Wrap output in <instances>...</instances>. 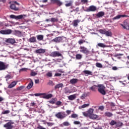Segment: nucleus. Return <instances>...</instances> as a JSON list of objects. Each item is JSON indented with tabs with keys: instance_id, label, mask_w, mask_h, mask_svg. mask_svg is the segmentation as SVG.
<instances>
[{
	"instance_id": "864d4df0",
	"label": "nucleus",
	"mask_w": 129,
	"mask_h": 129,
	"mask_svg": "<svg viewBox=\"0 0 129 129\" xmlns=\"http://www.w3.org/2000/svg\"><path fill=\"white\" fill-rule=\"evenodd\" d=\"M46 76H48V77H52V73L48 72L46 74Z\"/></svg>"
},
{
	"instance_id": "c03bdc74",
	"label": "nucleus",
	"mask_w": 129,
	"mask_h": 129,
	"mask_svg": "<svg viewBox=\"0 0 129 129\" xmlns=\"http://www.w3.org/2000/svg\"><path fill=\"white\" fill-rule=\"evenodd\" d=\"M96 66L98 68H102V64H101V63H100L99 62H97L96 63Z\"/></svg>"
},
{
	"instance_id": "2f4dec72",
	"label": "nucleus",
	"mask_w": 129,
	"mask_h": 129,
	"mask_svg": "<svg viewBox=\"0 0 129 129\" xmlns=\"http://www.w3.org/2000/svg\"><path fill=\"white\" fill-rule=\"evenodd\" d=\"M72 5H73V1H70L69 3L65 4V6L68 8V7H72Z\"/></svg>"
},
{
	"instance_id": "c85d7f7f",
	"label": "nucleus",
	"mask_w": 129,
	"mask_h": 129,
	"mask_svg": "<svg viewBox=\"0 0 129 129\" xmlns=\"http://www.w3.org/2000/svg\"><path fill=\"white\" fill-rule=\"evenodd\" d=\"M70 82V83H71V84H76V83H77V82H78V79H71Z\"/></svg>"
},
{
	"instance_id": "f03ea898",
	"label": "nucleus",
	"mask_w": 129,
	"mask_h": 129,
	"mask_svg": "<svg viewBox=\"0 0 129 129\" xmlns=\"http://www.w3.org/2000/svg\"><path fill=\"white\" fill-rule=\"evenodd\" d=\"M10 18H11V19H15V20H22V19H25V18H27V15H20L18 16H16L14 15H11L10 16Z\"/></svg>"
},
{
	"instance_id": "5701e85b",
	"label": "nucleus",
	"mask_w": 129,
	"mask_h": 129,
	"mask_svg": "<svg viewBox=\"0 0 129 129\" xmlns=\"http://www.w3.org/2000/svg\"><path fill=\"white\" fill-rule=\"evenodd\" d=\"M70 123L68 121H64L62 124H60V126L63 127V126H69Z\"/></svg>"
},
{
	"instance_id": "7c9ffc66",
	"label": "nucleus",
	"mask_w": 129,
	"mask_h": 129,
	"mask_svg": "<svg viewBox=\"0 0 129 129\" xmlns=\"http://www.w3.org/2000/svg\"><path fill=\"white\" fill-rule=\"evenodd\" d=\"M105 36H107V37H111L112 36V33L110 31H106L105 33Z\"/></svg>"
},
{
	"instance_id": "7ed1b4c3",
	"label": "nucleus",
	"mask_w": 129,
	"mask_h": 129,
	"mask_svg": "<svg viewBox=\"0 0 129 129\" xmlns=\"http://www.w3.org/2000/svg\"><path fill=\"white\" fill-rule=\"evenodd\" d=\"M15 122L13 121L10 120V122L6 123L4 125V127H5L6 129H13L14 128V126L13 125Z\"/></svg>"
},
{
	"instance_id": "6ab92c4d",
	"label": "nucleus",
	"mask_w": 129,
	"mask_h": 129,
	"mask_svg": "<svg viewBox=\"0 0 129 129\" xmlns=\"http://www.w3.org/2000/svg\"><path fill=\"white\" fill-rule=\"evenodd\" d=\"M17 83L18 82L14 81L11 83L9 86L8 88H13V87H15L17 85Z\"/></svg>"
},
{
	"instance_id": "13d9d810",
	"label": "nucleus",
	"mask_w": 129,
	"mask_h": 129,
	"mask_svg": "<svg viewBox=\"0 0 129 129\" xmlns=\"http://www.w3.org/2000/svg\"><path fill=\"white\" fill-rule=\"evenodd\" d=\"M83 115L84 116H89V115L88 113H87V112H83Z\"/></svg>"
},
{
	"instance_id": "58836bf2",
	"label": "nucleus",
	"mask_w": 129,
	"mask_h": 129,
	"mask_svg": "<svg viewBox=\"0 0 129 129\" xmlns=\"http://www.w3.org/2000/svg\"><path fill=\"white\" fill-rule=\"evenodd\" d=\"M123 124L122 123V122L118 121H117L116 122V126L117 127H119V126H121Z\"/></svg>"
},
{
	"instance_id": "ea45409f",
	"label": "nucleus",
	"mask_w": 129,
	"mask_h": 129,
	"mask_svg": "<svg viewBox=\"0 0 129 129\" xmlns=\"http://www.w3.org/2000/svg\"><path fill=\"white\" fill-rule=\"evenodd\" d=\"M87 94H86V93H84L81 96V99H84V98H85V97H87Z\"/></svg>"
},
{
	"instance_id": "052dcab7",
	"label": "nucleus",
	"mask_w": 129,
	"mask_h": 129,
	"mask_svg": "<svg viewBox=\"0 0 129 129\" xmlns=\"http://www.w3.org/2000/svg\"><path fill=\"white\" fill-rule=\"evenodd\" d=\"M81 2L83 4H86V3H88V0H81Z\"/></svg>"
},
{
	"instance_id": "f257e3e1",
	"label": "nucleus",
	"mask_w": 129,
	"mask_h": 129,
	"mask_svg": "<svg viewBox=\"0 0 129 129\" xmlns=\"http://www.w3.org/2000/svg\"><path fill=\"white\" fill-rule=\"evenodd\" d=\"M98 91L99 93L102 94V95H105V94H106L105 87H104L103 85H98Z\"/></svg>"
},
{
	"instance_id": "20e7f679",
	"label": "nucleus",
	"mask_w": 129,
	"mask_h": 129,
	"mask_svg": "<svg viewBox=\"0 0 129 129\" xmlns=\"http://www.w3.org/2000/svg\"><path fill=\"white\" fill-rule=\"evenodd\" d=\"M8 67H9V64H6L5 62L0 61V71L8 69Z\"/></svg>"
},
{
	"instance_id": "c756f323",
	"label": "nucleus",
	"mask_w": 129,
	"mask_h": 129,
	"mask_svg": "<svg viewBox=\"0 0 129 129\" xmlns=\"http://www.w3.org/2000/svg\"><path fill=\"white\" fill-rule=\"evenodd\" d=\"M53 97V95L52 94H48L46 95V96H43V98H45V99H49L50 98H52Z\"/></svg>"
},
{
	"instance_id": "b1692460",
	"label": "nucleus",
	"mask_w": 129,
	"mask_h": 129,
	"mask_svg": "<svg viewBox=\"0 0 129 129\" xmlns=\"http://www.w3.org/2000/svg\"><path fill=\"white\" fill-rule=\"evenodd\" d=\"M105 116H107V117H111V116H113V114L110 112L107 111L104 113Z\"/></svg>"
},
{
	"instance_id": "de8ad7c7",
	"label": "nucleus",
	"mask_w": 129,
	"mask_h": 129,
	"mask_svg": "<svg viewBox=\"0 0 129 129\" xmlns=\"http://www.w3.org/2000/svg\"><path fill=\"white\" fill-rule=\"evenodd\" d=\"M71 117H72V118H76L77 117H78V115L77 114L74 113L71 115Z\"/></svg>"
},
{
	"instance_id": "bf43d9fd",
	"label": "nucleus",
	"mask_w": 129,
	"mask_h": 129,
	"mask_svg": "<svg viewBox=\"0 0 129 129\" xmlns=\"http://www.w3.org/2000/svg\"><path fill=\"white\" fill-rule=\"evenodd\" d=\"M62 75V74L61 73H55L54 75V76L58 77V76H61Z\"/></svg>"
},
{
	"instance_id": "dca6fc26",
	"label": "nucleus",
	"mask_w": 129,
	"mask_h": 129,
	"mask_svg": "<svg viewBox=\"0 0 129 129\" xmlns=\"http://www.w3.org/2000/svg\"><path fill=\"white\" fill-rule=\"evenodd\" d=\"M97 87H98V86L93 85L89 88V90L95 92V91H96V89H97Z\"/></svg>"
},
{
	"instance_id": "72a5a7b5",
	"label": "nucleus",
	"mask_w": 129,
	"mask_h": 129,
	"mask_svg": "<svg viewBox=\"0 0 129 129\" xmlns=\"http://www.w3.org/2000/svg\"><path fill=\"white\" fill-rule=\"evenodd\" d=\"M99 33L100 34H102V35H105V33L106 32V30L105 29H99Z\"/></svg>"
},
{
	"instance_id": "8fccbe9b",
	"label": "nucleus",
	"mask_w": 129,
	"mask_h": 129,
	"mask_svg": "<svg viewBox=\"0 0 129 129\" xmlns=\"http://www.w3.org/2000/svg\"><path fill=\"white\" fill-rule=\"evenodd\" d=\"M89 106V104H85L81 106V108H85V107H87Z\"/></svg>"
},
{
	"instance_id": "2eb2a0df",
	"label": "nucleus",
	"mask_w": 129,
	"mask_h": 129,
	"mask_svg": "<svg viewBox=\"0 0 129 129\" xmlns=\"http://www.w3.org/2000/svg\"><path fill=\"white\" fill-rule=\"evenodd\" d=\"M63 39L61 36H59L57 37H55L54 39L52 40L53 42H56L57 43H60L61 41H62Z\"/></svg>"
},
{
	"instance_id": "4468645a",
	"label": "nucleus",
	"mask_w": 129,
	"mask_h": 129,
	"mask_svg": "<svg viewBox=\"0 0 129 129\" xmlns=\"http://www.w3.org/2000/svg\"><path fill=\"white\" fill-rule=\"evenodd\" d=\"M35 53H36V54H44V53H46V49L42 48L36 49Z\"/></svg>"
},
{
	"instance_id": "680f3d73",
	"label": "nucleus",
	"mask_w": 129,
	"mask_h": 129,
	"mask_svg": "<svg viewBox=\"0 0 129 129\" xmlns=\"http://www.w3.org/2000/svg\"><path fill=\"white\" fill-rule=\"evenodd\" d=\"M109 104H110L111 106H115V104H114L113 102H109Z\"/></svg>"
},
{
	"instance_id": "9b49d317",
	"label": "nucleus",
	"mask_w": 129,
	"mask_h": 129,
	"mask_svg": "<svg viewBox=\"0 0 129 129\" xmlns=\"http://www.w3.org/2000/svg\"><path fill=\"white\" fill-rule=\"evenodd\" d=\"M51 4H53V5L56 4L57 6L58 7H61L62 5H63V3L60 1V0H50Z\"/></svg>"
},
{
	"instance_id": "09e8293b",
	"label": "nucleus",
	"mask_w": 129,
	"mask_h": 129,
	"mask_svg": "<svg viewBox=\"0 0 129 129\" xmlns=\"http://www.w3.org/2000/svg\"><path fill=\"white\" fill-rule=\"evenodd\" d=\"M85 40H83V39H81L78 41V43L79 44V45H81L82 44H83V43H85Z\"/></svg>"
},
{
	"instance_id": "69168bd1",
	"label": "nucleus",
	"mask_w": 129,
	"mask_h": 129,
	"mask_svg": "<svg viewBox=\"0 0 129 129\" xmlns=\"http://www.w3.org/2000/svg\"><path fill=\"white\" fill-rule=\"evenodd\" d=\"M30 106H36V103L35 102L31 103Z\"/></svg>"
},
{
	"instance_id": "e433bc0d",
	"label": "nucleus",
	"mask_w": 129,
	"mask_h": 129,
	"mask_svg": "<svg viewBox=\"0 0 129 129\" xmlns=\"http://www.w3.org/2000/svg\"><path fill=\"white\" fill-rule=\"evenodd\" d=\"M76 59H77V60H80V59H81V58H82V55H81L80 54H77L76 55Z\"/></svg>"
},
{
	"instance_id": "6e6d98bb",
	"label": "nucleus",
	"mask_w": 129,
	"mask_h": 129,
	"mask_svg": "<svg viewBox=\"0 0 129 129\" xmlns=\"http://www.w3.org/2000/svg\"><path fill=\"white\" fill-rule=\"evenodd\" d=\"M31 76H36V75H37V73H36L35 72H32L31 73Z\"/></svg>"
},
{
	"instance_id": "49530a36",
	"label": "nucleus",
	"mask_w": 129,
	"mask_h": 129,
	"mask_svg": "<svg viewBox=\"0 0 129 129\" xmlns=\"http://www.w3.org/2000/svg\"><path fill=\"white\" fill-rule=\"evenodd\" d=\"M24 88H25V86H21L18 87L17 88V90H18L19 91H20L21 90H23V89H24Z\"/></svg>"
},
{
	"instance_id": "1a4fd4ad",
	"label": "nucleus",
	"mask_w": 129,
	"mask_h": 129,
	"mask_svg": "<svg viewBox=\"0 0 129 129\" xmlns=\"http://www.w3.org/2000/svg\"><path fill=\"white\" fill-rule=\"evenodd\" d=\"M50 56L54 57H61V56H62V54H61L59 51H53L50 53Z\"/></svg>"
},
{
	"instance_id": "39448f33",
	"label": "nucleus",
	"mask_w": 129,
	"mask_h": 129,
	"mask_svg": "<svg viewBox=\"0 0 129 129\" xmlns=\"http://www.w3.org/2000/svg\"><path fill=\"white\" fill-rule=\"evenodd\" d=\"M80 49L81 53L86 54V55H88V54H89V50L88 49H87V48L84 46H80Z\"/></svg>"
},
{
	"instance_id": "603ef678",
	"label": "nucleus",
	"mask_w": 129,
	"mask_h": 129,
	"mask_svg": "<svg viewBox=\"0 0 129 129\" xmlns=\"http://www.w3.org/2000/svg\"><path fill=\"white\" fill-rule=\"evenodd\" d=\"M56 105L59 106V105H61L62 104V102L60 101H57L56 103H55Z\"/></svg>"
},
{
	"instance_id": "0eeeda50",
	"label": "nucleus",
	"mask_w": 129,
	"mask_h": 129,
	"mask_svg": "<svg viewBox=\"0 0 129 129\" xmlns=\"http://www.w3.org/2000/svg\"><path fill=\"white\" fill-rule=\"evenodd\" d=\"M12 32L13 31L11 29L2 30L0 31V34L2 35H10Z\"/></svg>"
},
{
	"instance_id": "f704fd0d",
	"label": "nucleus",
	"mask_w": 129,
	"mask_h": 129,
	"mask_svg": "<svg viewBox=\"0 0 129 129\" xmlns=\"http://www.w3.org/2000/svg\"><path fill=\"white\" fill-rule=\"evenodd\" d=\"M56 100L57 99L56 98H52L51 100L49 101V102L51 104H55V102H56Z\"/></svg>"
},
{
	"instance_id": "412c9836",
	"label": "nucleus",
	"mask_w": 129,
	"mask_h": 129,
	"mask_svg": "<svg viewBox=\"0 0 129 129\" xmlns=\"http://www.w3.org/2000/svg\"><path fill=\"white\" fill-rule=\"evenodd\" d=\"M69 100H74L76 99V94L71 95L68 97Z\"/></svg>"
},
{
	"instance_id": "5fc2aeb1",
	"label": "nucleus",
	"mask_w": 129,
	"mask_h": 129,
	"mask_svg": "<svg viewBox=\"0 0 129 129\" xmlns=\"http://www.w3.org/2000/svg\"><path fill=\"white\" fill-rule=\"evenodd\" d=\"M74 124H81V123L79 121H74Z\"/></svg>"
},
{
	"instance_id": "cd10ccee",
	"label": "nucleus",
	"mask_w": 129,
	"mask_h": 129,
	"mask_svg": "<svg viewBox=\"0 0 129 129\" xmlns=\"http://www.w3.org/2000/svg\"><path fill=\"white\" fill-rule=\"evenodd\" d=\"M89 116L90 118H91V119H96L97 118V117H98V116H97V115L94 114L89 115Z\"/></svg>"
},
{
	"instance_id": "4d7b16f0",
	"label": "nucleus",
	"mask_w": 129,
	"mask_h": 129,
	"mask_svg": "<svg viewBox=\"0 0 129 129\" xmlns=\"http://www.w3.org/2000/svg\"><path fill=\"white\" fill-rule=\"evenodd\" d=\"M64 93H66V94H68V93H71V91L66 89L65 90Z\"/></svg>"
},
{
	"instance_id": "774afa93",
	"label": "nucleus",
	"mask_w": 129,
	"mask_h": 129,
	"mask_svg": "<svg viewBox=\"0 0 129 129\" xmlns=\"http://www.w3.org/2000/svg\"><path fill=\"white\" fill-rule=\"evenodd\" d=\"M112 70L115 71V70H117V67H113L112 68Z\"/></svg>"
},
{
	"instance_id": "bb28decb",
	"label": "nucleus",
	"mask_w": 129,
	"mask_h": 129,
	"mask_svg": "<svg viewBox=\"0 0 129 129\" xmlns=\"http://www.w3.org/2000/svg\"><path fill=\"white\" fill-rule=\"evenodd\" d=\"M100 47V48H106L107 45L102 43H99L97 45V47Z\"/></svg>"
},
{
	"instance_id": "423d86ee",
	"label": "nucleus",
	"mask_w": 129,
	"mask_h": 129,
	"mask_svg": "<svg viewBox=\"0 0 129 129\" xmlns=\"http://www.w3.org/2000/svg\"><path fill=\"white\" fill-rule=\"evenodd\" d=\"M20 6V4L18 3L17 1L14 2V4H12L10 6V9L13 11H19V8L16 6Z\"/></svg>"
},
{
	"instance_id": "4be33fe9",
	"label": "nucleus",
	"mask_w": 129,
	"mask_h": 129,
	"mask_svg": "<svg viewBox=\"0 0 129 129\" xmlns=\"http://www.w3.org/2000/svg\"><path fill=\"white\" fill-rule=\"evenodd\" d=\"M29 42L30 43H37V39H36L35 36H33L29 39Z\"/></svg>"
},
{
	"instance_id": "aec40b11",
	"label": "nucleus",
	"mask_w": 129,
	"mask_h": 129,
	"mask_svg": "<svg viewBox=\"0 0 129 129\" xmlns=\"http://www.w3.org/2000/svg\"><path fill=\"white\" fill-rule=\"evenodd\" d=\"M33 85H34V83L33 82V81L32 80V79H30V81L27 87V89H31V88L33 87Z\"/></svg>"
},
{
	"instance_id": "4c0bfd02",
	"label": "nucleus",
	"mask_w": 129,
	"mask_h": 129,
	"mask_svg": "<svg viewBox=\"0 0 129 129\" xmlns=\"http://www.w3.org/2000/svg\"><path fill=\"white\" fill-rule=\"evenodd\" d=\"M80 10H79V7H77L76 8V9H74L73 10L71 11V13H73V12H75V13H78Z\"/></svg>"
},
{
	"instance_id": "f8f14e48",
	"label": "nucleus",
	"mask_w": 129,
	"mask_h": 129,
	"mask_svg": "<svg viewBox=\"0 0 129 129\" xmlns=\"http://www.w3.org/2000/svg\"><path fill=\"white\" fill-rule=\"evenodd\" d=\"M105 15V13L103 11L99 12L97 14H96V17L97 19H99V18H102Z\"/></svg>"
},
{
	"instance_id": "a211bd4d",
	"label": "nucleus",
	"mask_w": 129,
	"mask_h": 129,
	"mask_svg": "<svg viewBox=\"0 0 129 129\" xmlns=\"http://www.w3.org/2000/svg\"><path fill=\"white\" fill-rule=\"evenodd\" d=\"M81 22V20H79V19H77L76 20H74L73 22V27H77V26H78V23Z\"/></svg>"
},
{
	"instance_id": "37998d69",
	"label": "nucleus",
	"mask_w": 129,
	"mask_h": 129,
	"mask_svg": "<svg viewBox=\"0 0 129 129\" xmlns=\"http://www.w3.org/2000/svg\"><path fill=\"white\" fill-rule=\"evenodd\" d=\"M109 124L110 125H115V124L116 125V121H115L113 120H112L111 121V122H110Z\"/></svg>"
},
{
	"instance_id": "473e14b6",
	"label": "nucleus",
	"mask_w": 129,
	"mask_h": 129,
	"mask_svg": "<svg viewBox=\"0 0 129 129\" xmlns=\"http://www.w3.org/2000/svg\"><path fill=\"white\" fill-rule=\"evenodd\" d=\"M37 39L39 41H42V40L44 39V36L42 35H38L37 36Z\"/></svg>"
},
{
	"instance_id": "6e6552de",
	"label": "nucleus",
	"mask_w": 129,
	"mask_h": 129,
	"mask_svg": "<svg viewBox=\"0 0 129 129\" xmlns=\"http://www.w3.org/2000/svg\"><path fill=\"white\" fill-rule=\"evenodd\" d=\"M96 11H97V8L95 6L92 5L89 7V8L85 10V12H96Z\"/></svg>"
},
{
	"instance_id": "e2e57ef3",
	"label": "nucleus",
	"mask_w": 129,
	"mask_h": 129,
	"mask_svg": "<svg viewBox=\"0 0 129 129\" xmlns=\"http://www.w3.org/2000/svg\"><path fill=\"white\" fill-rule=\"evenodd\" d=\"M37 128L38 129H46V128L43 127V126H42L40 125L37 127Z\"/></svg>"
},
{
	"instance_id": "a18cd8bd",
	"label": "nucleus",
	"mask_w": 129,
	"mask_h": 129,
	"mask_svg": "<svg viewBox=\"0 0 129 129\" xmlns=\"http://www.w3.org/2000/svg\"><path fill=\"white\" fill-rule=\"evenodd\" d=\"M47 84L50 86H54V85H55V84H54V83L52 81H49L47 83Z\"/></svg>"
},
{
	"instance_id": "a19ab883",
	"label": "nucleus",
	"mask_w": 129,
	"mask_h": 129,
	"mask_svg": "<svg viewBox=\"0 0 129 129\" xmlns=\"http://www.w3.org/2000/svg\"><path fill=\"white\" fill-rule=\"evenodd\" d=\"M11 112V111L7 110L2 112V114H9Z\"/></svg>"
},
{
	"instance_id": "338daca9",
	"label": "nucleus",
	"mask_w": 129,
	"mask_h": 129,
	"mask_svg": "<svg viewBox=\"0 0 129 129\" xmlns=\"http://www.w3.org/2000/svg\"><path fill=\"white\" fill-rule=\"evenodd\" d=\"M66 113H67L68 115H69L71 113V111L69 110H67L66 111Z\"/></svg>"
},
{
	"instance_id": "f3484780",
	"label": "nucleus",
	"mask_w": 129,
	"mask_h": 129,
	"mask_svg": "<svg viewBox=\"0 0 129 129\" xmlns=\"http://www.w3.org/2000/svg\"><path fill=\"white\" fill-rule=\"evenodd\" d=\"M124 17H127L126 15H118L115 17L113 18L112 20L114 21V20H118L119 19H120L121 18H124Z\"/></svg>"
},
{
	"instance_id": "c9c22d12",
	"label": "nucleus",
	"mask_w": 129,
	"mask_h": 129,
	"mask_svg": "<svg viewBox=\"0 0 129 129\" xmlns=\"http://www.w3.org/2000/svg\"><path fill=\"white\" fill-rule=\"evenodd\" d=\"M93 111H94L93 109L90 108V109L88 111V114H89V115H91V114H93Z\"/></svg>"
},
{
	"instance_id": "a878e982",
	"label": "nucleus",
	"mask_w": 129,
	"mask_h": 129,
	"mask_svg": "<svg viewBox=\"0 0 129 129\" xmlns=\"http://www.w3.org/2000/svg\"><path fill=\"white\" fill-rule=\"evenodd\" d=\"M61 87H63V84H57L55 86L54 89L55 90H57V89H59V88H61Z\"/></svg>"
},
{
	"instance_id": "9d476101",
	"label": "nucleus",
	"mask_w": 129,
	"mask_h": 129,
	"mask_svg": "<svg viewBox=\"0 0 129 129\" xmlns=\"http://www.w3.org/2000/svg\"><path fill=\"white\" fill-rule=\"evenodd\" d=\"M55 116L59 119H63V118H65L66 117L65 114L63 115V113L61 112H59L55 114Z\"/></svg>"
},
{
	"instance_id": "3c124183",
	"label": "nucleus",
	"mask_w": 129,
	"mask_h": 129,
	"mask_svg": "<svg viewBox=\"0 0 129 129\" xmlns=\"http://www.w3.org/2000/svg\"><path fill=\"white\" fill-rule=\"evenodd\" d=\"M12 76L10 75H6L5 78H6V80L7 81H8V80H9V79H11Z\"/></svg>"
},
{
	"instance_id": "79ce46f5",
	"label": "nucleus",
	"mask_w": 129,
	"mask_h": 129,
	"mask_svg": "<svg viewBox=\"0 0 129 129\" xmlns=\"http://www.w3.org/2000/svg\"><path fill=\"white\" fill-rule=\"evenodd\" d=\"M50 22L52 23H55V22H58V19L55 18H52L50 19Z\"/></svg>"
},
{
	"instance_id": "393cba45",
	"label": "nucleus",
	"mask_w": 129,
	"mask_h": 129,
	"mask_svg": "<svg viewBox=\"0 0 129 129\" xmlns=\"http://www.w3.org/2000/svg\"><path fill=\"white\" fill-rule=\"evenodd\" d=\"M83 73L85 75H93L92 72L88 70H85L83 71Z\"/></svg>"
},
{
	"instance_id": "ddd939ff",
	"label": "nucleus",
	"mask_w": 129,
	"mask_h": 129,
	"mask_svg": "<svg viewBox=\"0 0 129 129\" xmlns=\"http://www.w3.org/2000/svg\"><path fill=\"white\" fill-rule=\"evenodd\" d=\"M5 42H6V43H9L10 44L13 45V44L16 43V40H15L14 38H8L6 39Z\"/></svg>"
},
{
	"instance_id": "0e129e2a",
	"label": "nucleus",
	"mask_w": 129,
	"mask_h": 129,
	"mask_svg": "<svg viewBox=\"0 0 129 129\" xmlns=\"http://www.w3.org/2000/svg\"><path fill=\"white\" fill-rule=\"evenodd\" d=\"M99 109H100V110H103V109H104V107L103 106H99Z\"/></svg>"
}]
</instances>
